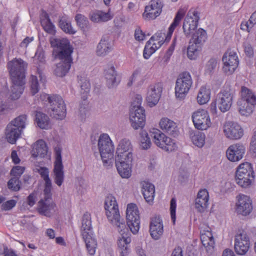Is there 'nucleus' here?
Wrapping results in <instances>:
<instances>
[{
	"instance_id": "f257e3e1",
	"label": "nucleus",
	"mask_w": 256,
	"mask_h": 256,
	"mask_svg": "<svg viewBox=\"0 0 256 256\" xmlns=\"http://www.w3.org/2000/svg\"><path fill=\"white\" fill-rule=\"evenodd\" d=\"M50 43L52 46L56 48L53 54L60 60L54 68V74L58 76L62 77L68 72L70 68L71 55L74 48L66 38L59 39L52 36L50 38Z\"/></svg>"
},
{
	"instance_id": "f03ea898",
	"label": "nucleus",
	"mask_w": 256,
	"mask_h": 256,
	"mask_svg": "<svg viewBox=\"0 0 256 256\" xmlns=\"http://www.w3.org/2000/svg\"><path fill=\"white\" fill-rule=\"evenodd\" d=\"M134 160V148L131 142L126 138L120 140L116 149L115 164L122 178L128 179L131 177Z\"/></svg>"
},
{
	"instance_id": "7ed1b4c3",
	"label": "nucleus",
	"mask_w": 256,
	"mask_h": 256,
	"mask_svg": "<svg viewBox=\"0 0 256 256\" xmlns=\"http://www.w3.org/2000/svg\"><path fill=\"white\" fill-rule=\"evenodd\" d=\"M98 146L103 166L110 168L114 163V145L108 134L104 133L100 136Z\"/></svg>"
},
{
	"instance_id": "20e7f679",
	"label": "nucleus",
	"mask_w": 256,
	"mask_h": 256,
	"mask_svg": "<svg viewBox=\"0 0 256 256\" xmlns=\"http://www.w3.org/2000/svg\"><path fill=\"white\" fill-rule=\"evenodd\" d=\"M236 184L240 187L248 188L252 187L254 182V174L252 164L244 162L238 166L236 172Z\"/></svg>"
},
{
	"instance_id": "39448f33",
	"label": "nucleus",
	"mask_w": 256,
	"mask_h": 256,
	"mask_svg": "<svg viewBox=\"0 0 256 256\" xmlns=\"http://www.w3.org/2000/svg\"><path fill=\"white\" fill-rule=\"evenodd\" d=\"M199 19L198 13L196 10L192 8L189 10L182 25L183 32L186 38L196 36L198 32L200 30L204 32V38H206V31L202 28H198Z\"/></svg>"
},
{
	"instance_id": "423d86ee",
	"label": "nucleus",
	"mask_w": 256,
	"mask_h": 256,
	"mask_svg": "<svg viewBox=\"0 0 256 256\" xmlns=\"http://www.w3.org/2000/svg\"><path fill=\"white\" fill-rule=\"evenodd\" d=\"M149 132L152 138L154 144L162 150L170 152L177 150L178 146L175 140L159 129L150 128Z\"/></svg>"
},
{
	"instance_id": "0eeeda50",
	"label": "nucleus",
	"mask_w": 256,
	"mask_h": 256,
	"mask_svg": "<svg viewBox=\"0 0 256 256\" xmlns=\"http://www.w3.org/2000/svg\"><path fill=\"white\" fill-rule=\"evenodd\" d=\"M193 84L192 77L190 72H184L178 76L174 86L176 98L179 100L184 99L188 94Z\"/></svg>"
},
{
	"instance_id": "6e6552de",
	"label": "nucleus",
	"mask_w": 256,
	"mask_h": 256,
	"mask_svg": "<svg viewBox=\"0 0 256 256\" xmlns=\"http://www.w3.org/2000/svg\"><path fill=\"white\" fill-rule=\"evenodd\" d=\"M234 95L230 90H224L217 95L214 101L210 104V110L212 114L217 113V108L222 112L228 111L233 102Z\"/></svg>"
},
{
	"instance_id": "1a4fd4ad",
	"label": "nucleus",
	"mask_w": 256,
	"mask_h": 256,
	"mask_svg": "<svg viewBox=\"0 0 256 256\" xmlns=\"http://www.w3.org/2000/svg\"><path fill=\"white\" fill-rule=\"evenodd\" d=\"M126 224L133 234L138 233L140 228V214L137 205L134 203L127 204L126 212Z\"/></svg>"
},
{
	"instance_id": "9d476101",
	"label": "nucleus",
	"mask_w": 256,
	"mask_h": 256,
	"mask_svg": "<svg viewBox=\"0 0 256 256\" xmlns=\"http://www.w3.org/2000/svg\"><path fill=\"white\" fill-rule=\"evenodd\" d=\"M37 210L40 214L47 217H50L56 213L57 206L52 198L51 190H44V198L38 202Z\"/></svg>"
},
{
	"instance_id": "9b49d317",
	"label": "nucleus",
	"mask_w": 256,
	"mask_h": 256,
	"mask_svg": "<svg viewBox=\"0 0 256 256\" xmlns=\"http://www.w3.org/2000/svg\"><path fill=\"white\" fill-rule=\"evenodd\" d=\"M54 161L52 170V177L55 184L60 186L64 180V166L62 162V148L57 146L54 148Z\"/></svg>"
},
{
	"instance_id": "f8f14e48",
	"label": "nucleus",
	"mask_w": 256,
	"mask_h": 256,
	"mask_svg": "<svg viewBox=\"0 0 256 256\" xmlns=\"http://www.w3.org/2000/svg\"><path fill=\"white\" fill-rule=\"evenodd\" d=\"M204 34L200 30L196 36L190 38L187 48V56L190 60H195L198 57L202 44L206 38H204Z\"/></svg>"
},
{
	"instance_id": "ddd939ff",
	"label": "nucleus",
	"mask_w": 256,
	"mask_h": 256,
	"mask_svg": "<svg viewBox=\"0 0 256 256\" xmlns=\"http://www.w3.org/2000/svg\"><path fill=\"white\" fill-rule=\"evenodd\" d=\"M194 127L201 130H208L212 126V122L208 112L204 109H198L192 115Z\"/></svg>"
},
{
	"instance_id": "4468645a",
	"label": "nucleus",
	"mask_w": 256,
	"mask_h": 256,
	"mask_svg": "<svg viewBox=\"0 0 256 256\" xmlns=\"http://www.w3.org/2000/svg\"><path fill=\"white\" fill-rule=\"evenodd\" d=\"M27 64L21 58H14L8 64V68L12 80H25Z\"/></svg>"
},
{
	"instance_id": "2eb2a0df",
	"label": "nucleus",
	"mask_w": 256,
	"mask_h": 256,
	"mask_svg": "<svg viewBox=\"0 0 256 256\" xmlns=\"http://www.w3.org/2000/svg\"><path fill=\"white\" fill-rule=\"evenodd\" d=\"M163 90V84L162 82H156L150 84L146 88V101L147 105L152 108L158 102Z\"/></svg>"
},
{
	"instance_id": "dca6fc26",
	"label": "nucleus",
	"mask_w": 256,
	"mask_h": 256,
	"mask_svg": "<svg viewBox=\"0 0 256 256\" xmlns=\"http://www.w3.org/2000/svg\"><path fill=\"white\" fill-rule=\"evenodd\" d=\"M130 126L134 130L142 128L145 125L146 114L144 108L140 106H134L130 114Z\"/></svg>"
},
{
	"instance_id": "f3484780",
	"label": "nucleus",
	"mask_w": 256,
	"mask_h": 256,
	"mask_svg": "<svg viewBox=\"0 0 256 256\" xmlns=\"http://www.w3.org/2000/svg\"><path fill=\"white\" fill-rule=\"evenodd\" d=\"M163 4L160 0H151L145 6L142 17L146 21L155 20L162 12Z\"/></svg>"
},
{
	"instance_id": "a211bd4d",
	"label": "nucleus",
	"mask_w": 256,
	"mask_h": 256,
	"mask_svg": "<svg viewBox=\"0 0 256 256\" xmlns=\"http://www.w3.org/2000/svg\"><path fill=\"white\" fill-rule=\"evenodd\" d=\"M223 132L225 136L232 140L240 139L244 135V130L238 122L228 121L222 126Z\"/></svg>"
},
{
	"instance_id": "6ab92c4d",
	"label": "nucleus",
	"mask_w": 256,
	"mask_h": 256,
	"mask_svg": "<svg viewBox=\"0 0 256 256\" xmlns=\"http://www.w3.org/2000/svg\"><path fill=\"white\" fill-rule=\"evenodd\" d=\"M132 239L128 230L118 232L116 244L119 256H129Z\"/></svg>"
},
{
	"instance_id": "aec40b11",
	"label": "nucleus",
	"mask_w": 256,
	"mask_h": 256,
	"mask_svg": "<svg viewBox=\"0 0 256 256\" xmlns=\"http://www.w3.org/2000/svg\"><path fill=\"white\" fill-rule=\"evenodd\" d=\"M210 204V195L206 188L200 190L194 202V208L197 212L204 214L206 212Z\"/></svg>"
},
{
	"instance_id": "412c9836",
	"label": "nucleus",
	"mask_w": 256,
	"mask_h": 256,
	"mask_svg": "<svg viewBox=\"0 0 256 256\" xmlns=\"http://www.w3.org/2000/svg\"><path fill=\"white\" fill-rule=\"evenodd\" d=\"M48 112L52 116L57 120H62L66 116V106L60 96H56L51 101Z\"/></svg>"
},
{
	"instance_id": "4be33fe9",
	"label": "nucleus",
	"mask_w": 256,
	"mask_h": 256,
	"mask_svg": "<svg viewBox=\"0 0 256 256\" xmlns=\"http://www.w3.org/2000/svg\"><path fill=\"white\" fill-rule=\"evenodd\" d=\"M250 247L249 238L246 232L239 231L235 236L234 248L236 252L239 255H244Z\"/></svg>"
},
{
	"instance_id": "5701e85b",
	"label": "nucleus",
	"mask_w": 256,
	"mask_h": 256,
	"mask_svg": "<svg viewBox=\"0 0 256 256\" xmlns=\"http://www.w3.org/2000/svg\"><path fill=\"white\" fill-rule=\"evenodd\" d=\"M222 70L227 74H232L238 65V57L236 53L228 51L224 55L222 59Z\"/></svg>"
},
{
	"instance_id": "b1692460",
	"label": "nucleus",
	"mask_w": 256,
	"mask_h": 256,
	"mask_svg": "<svg viewBox=\"0 0 256 256\" xmlns=\"http://www.w3.org/2000/svg\"><path fill=\"white\" fill-rule=\"evenodd\" d=\"M236 210L238 214L248 216L252 210V200L250 196L239 194L236 197Z\"/></svg>"
},
{
	"instance_id": "393cba45",
	"label": "nucleus",
	"mask_w": 256,
	"mask_h": 256,
	"mask_svg": "<svg viewBox=\"0 0 256 256\" xmlns=\"http://www.w3.org/2000/svg\"><path fill=\"white\" fill-rule=\"evenodd\" d=\"M106 214L108 220L116 227L118 232L128 230L120 217L118 208L106 210Z\"/></svg>"
},
{
	"instance_id": "a878e982",
	"label": "nucleus",
	"mask_w": 256,
	"mask_h": 256,
	"mask_svg": "<svg viewBox=\"0 0 256 256\" xmlns=\"http://www.w3.org/2000/svg\"><path fill=\"white\" fill-rule=\"evenodd\" d=\"M246 146L242 144L236 143L230 145L226 151L227 158L232 162L241 160L246 152Z\"/></svg>"
},
{
	"instance_id": "bb28decb",
	"label": "nucleus",
	"mask_w": 256,
	"mask_h": 256,
	"mask_svg": "<svg viewBox=\"0 0 256 256\" xmlns=\"http://www.w3.org/2000/svg\"><path fill=\"white\" fill-rule=\"evenodd\" d=\"M164 224L160 216H155L150 220V233L152 238L155 240H159L164 234Z\"/></svg>"
},
{
	"instance_id": "cd10ccee",
	"label": "nucleus",
	"mask_w": 256,
	"mask_h": 256,
	"mask_svg": "<svg viewBox=\"0 0 256 256\" xmlns=\"http://www.w3.org/2000/svg\"><path fill=\"white\" fill-rule=\"evenodd\" d=\"M200 238L202 245L206 248V250L212 253L214 246V240L210 227L206 226L201 228Z\"/></svg>"
},
{
	"instance_id": "c85d7f7f",
	"label": "nucleus",
	"mask_w": 256,
	"mask_h": 256,
	"mask_svg": "<svg viewBox=\"0 0 256 256\" xmlns=\"http://www.w3.org/2000/svg\"><path fill=\"white\" fill-rule=\"evenodd\" d=\"M114 47L111 38L108 36H103L98 43L96 52L98 56H104L110 52Z\"/></svg>"
},
{
	"instance_id": "c756f323",
	"label": "nucleus",
	"mask_w": 256,
	"mask_h": 256,
	"mask_svg": "<svg viewBox=\"0 0 256 256\" xmlns=\"http://www.w3.org/2000/svg\"><path fill=\"white\" fill-rule=\"evenodd\" d=\"M142 194L146 202L150 205H152L155 197L154 186L147 181H142L140 182Z\"/></svg>"
},
{
	"instance_id": "7c9ffc66",
	"label": "nucleus",
	"mask_w": 256,
	"mask_h": 256,
	"mask_svg": "<svg viewBox=\"0 0 256 256\" xmlns=\"http://www.w3.org/2000/svg\"><path fill=\"white\" fill-rule=\"evenodd\" d=\"M12 86L10 90L9 98L12 100H18L22 94L24 85L25 80H12Z\"/></svg>"
},
{
	"instance_id": "2f4dec72",
	"label": "nucleus",
	"mask_w": 256,
	"mask_h": 256,
	"mask_svg": "<svg viewBox=\"0 0 256 256\" xmlns=\"http://www.w3.org/2000/svg\"><path fill=\"white\" fill-rule=\"evenodd\" d=\"M114 14L110 9L107 12L102 10H95L92 11L89 14L90 20L94 23L106 22L112 20Z\"/></svg>"
},
{
	"instance_id": "473e14b6",
	"label": "nucleus",
	"mask_w": 256,
	"mask_h": 256,
	"mask_svg": "<svg viewBox=\"0 0 256 256\" xmlns=\"http://www.w3.org/2000/svg\"><path fill=\"white\" fill-rule=\"evenodd\" d=\"M48 153V146L45 142L42 140H37L32 146L30 154L32 157L44 158Z\"/></svg>"
},
{
	"instance_id": "72a5a7b5",
	"label": "nucleus",
	"mask_w": 256,
	"mask_h": 256,
	"mask_svg": "<svg viewBox=\"0 0 256 256\" xmlns=\"http://www.w3.org/2000/svg\"><path fill=\"white\" fill-rule=\"evenodd\" d=\"M160 128L164 132L170 134H175L178 129L176 124L167 117L162 118L158 122Z\"/></svg>"
},
{
	"instance_id": "f704fd0d",
	"label": "nucleus",
	"mask_w": 256,
	"mask_h": 256,
	"mask_svg": "<svg viewBox=\"0 0 256 256\" xmlns=\"http://www.w3.org/2000/svg\"><path fill=\"white\" fill-rule=\"evenodd\" d=\"M104 76L107 84L110 88H113L117 86L120 82L116 72L112 64H108L106 67Z\"/></svg>"
},
{
	"instance_id": "c9c22d12",
	"label": "nucleus",
	"mask_w": 256,
	"mask_h": 256,
	"mask_svg": "<svg viewBox=\"0 0 256 256\" xmlns=\"http://www.w3.org/2000/svg\"><path fill=\"white\" fill-rule=\"evenodd\" d=\"M187 10V8L185 7L180 8L177 12L172 22L168 28V32L166 37V40L170 41V40L174 31L176 28L180 24L181 20L184 18Z\"/></svg>"
},
{
	"instance_id": "e433bc0d",
	"label": "nucleus",
	"mask_w": 256,
	"mask_h": 256,
	"mask_svg": "<svg viewBox=\"0 0 256 256\" xmlns=\"http://www.w3.org/2000/svg\"><path fill=\"white\" fill-rule=\"evenodd\" d=\"M80 230L82 236L94 234L92 226L91 216L88 212L84 213L82 216Z\"/></svg>"
},
{
	"instance_id": "4c0bfd02",
	"label": "nucleus",
	"mask_w": 256,
	"mask_h": 256,
	"mask_svg": "<svg viewBox=\"0 0 256 256\" xmlns=\"http://www.w3.org/2000/svg\"><path fill=\"white\" fill-rule=\"evenodd\" d=\"M211 97V90L208 86H202L198 91L196 101L200 105L207 104Z\"/></svg>"
},
{
	"instance_id": "58836bf2",
	"label": "nucleus",
	"mask_w": 256,
	"mask_h": 256,
	"mask_svg": "<svg viewBox=\"0 0 256 256\" xmlns=\"http://www.w3.org/2000/svg\"><path fill=\"white\" fill-rule=\"evenodd\" d=\"M35 122L41 129L48 130L52 127V123L49 117L45 114L40 112L36 114Z\"/></svg>"
},
{
	"instance_id": "ea45409f",
	"label": "nucleus",
	"mask_w": 256,
	"mask_h": 256,
	"mask_svg": "<svg viewBox=\"0 0 256 256\" xmlns=\"http://www.w3.org/2000/svg\"><path fill=\"white\" fill-rule=\"evenodd\" d=\"M22 134L20 130L14 128L10 124L7 126L6 130V138L11 144H14Z\"/></svg>"
},
{
	"instance_id": "a19ab883",
	"label": "nucleus",
	"mask_w": 256,
	"mask_h": 256,
	"mask_svg": "<svg viewBox=\"0 0 256 256\" xmlns=\"http://www.w3.org/2000/svg\"><path fill=\"white\" fill-rule=\"evenodd\" d=\"M238 108L240 115L245 116H250L253 112L256 104L244 101H238L237 102Z\"/></svg>"
},
{
	"instance_id": "79ce46f5",
	"label": "nucleus",
	"mask_w": 256,
	"mask_h": 256,
	"mask_svg": "<svg viewBox=\"0 0 256 256\" xmlns=\"http://www.w3.org/2000/svg\"><path fill=\"white\" fill-rule=\"evenodd\" d=\"M41 24L44 30L48 33L54 35L56 32L54 25L50 22L48 14L43 12L41 15Z\"/></svg>"
},
{
	"instance_id": "37998d69",
	"label": "nucleus",
	"mask_w": 256,
	"mask_h": 256,
	"mask_svg": "<svg viewBox=\"0 0 256 256\" xmlns=\"http://www.w3.org/2000/svg\"><path fill=\"white\" fill-rule=\"evenodd\" d=\"M190 138L192 143L196 146L202 148L205 144L206 135L200 132H192Z\"/></svg>"
},
{
	"instance_id": "c03bdc74",
	"label": "nucleus",
	"mask_w": 256,
	"mask_h": 256,
	"mask_svg": "<svg viewBox=\"0 0 256 256\" xmlns=\"http://www.w3.org/2000/svg\"><path fill=\"white\" fill-rule=\"evenodd\" d=\"M238 101L256 104V96L250 90L245 86H242L240 90V98Z\"/></svg>"
},
{
	"instance_id": "a18cd8bd",
	"label": "nucleus",
	"mask_w": 256,
	"mask_h": 256,
	"mask_svg": "<svg viewBox=\"0 0 256 256\" xmlns=\"http://www.w3.org/2000/svg\"><path fill=\"white\" fill-rule=\"evenodd\" d=\"M28 122V118L26 115H20L11 121L9 124L14 128L22 132Z\"/></svg>"
},
{
	"instance_id": "49530a36",
	"label": "nucleus",
	"mask_w": 256,
	"mask_h": 256,
	"mask_svg": "<svg viewBox=\"0 0 256 256\" xmlns=\"http://www.w3.org/2000/svg\"><path fill=\"white\" fill-rule=\"evenodd\" d=\"M37 170L45 182L44 190L48 192L52 190V182L49 178L48 169L46 167H40Z\"/></svg>"
},
{
	"instance_id": "de8ad7c7",
	"label": "nucleus",
	"mask_w": 256,
	"mask_h": 256,
	"mask_svg": "<svg viewBox=\"0 0 256 256\" xmlns=\"http://www.w3.org/2000/svg\"><path fill=\"white\" fill-rule=\"evenodd\" d=\"M139 144L142 150H148L150 148L152 142L148 132L142 130L140 133Z\"/></svg>"
},
{
	"instance_id": "09e8293b",
	"label": "nucleus",
	"mask_w": 256,
	"mask_h": 256,
	"mask_svg": "<svg viewBox=\"0 0 256 256\" xmlns=\"http://www.w3.org/2000/svg\"><path fill=\"white\" fill-rule=\"evenodd\" d=\"M59 25L60 28L66 34H74L76 32V30L72 28L70 20L67 18H62L59 21Z\"/></svg>"
},
{
	"instance_id": "8fccbe9b",
	"label": "nucleus",
	"mask_w": 256,
	"mask_h": 256,
	"mask_svg": "<svg viewBox=\"0 0 256 256\" xmlns=\"http://www.w3.org/2000/svg\"><path fill=\"white\" fill-rule=\"evenodd\" d=\"M88 252L90 255H94L96 252V242L94 237V234L90 236H83Z\"/></svg>"
},
{
	"instance_id": "3c124183",
	"label": "nucleus",
	"mask_w": 256,
	"mask_h": 256,
	"mask_svg": "<svg viewBox=\"0 0 256 256\" xmlns=\"http://www.w3.org/2000/svg\"><path fill=\"white\" fill-rule=\"evenodd\" d=\"M152 42V40H149L144 46L143 56L146 60L148 59L158 49Z\"/></svg>"
},
{
	"instance_id": "603ef678",
	"label": "nucleus",
	"mask_w": 256,
	"mask_h": 256,
	"mask_svg": "<svg viewBox=\"0 0 256 256\" xmlns=\"http://www.w3.org/2000/svg\"><path fill=\"white\" fill-rule=\"evenodd\" d=\"M152 42V40H149L144 46L143 56L146 60L148 59L158 49Z\"/></svg>"
},
{
	"instance_id": "864d4df0",
	"label": "nucleus",
	"mask_w": 256,
	"mask_h": 256,
	"mask_svg": "<svg viewBox=\"0 0 256 256\" xmlns=\"http://www.w3.org/2000/svg\"><path fill=\"white\" fill-rule=\"evenodd\" d=\"M30 90L32 95H34L40 90V84L38 77L34 75H32L28 82Z\"/></svg>"
},
{
	"instance_id": "5fc2aeb1",
	"label": "nucleus",
	"mask_w": 256,
	"mask_h": 256,
	"mask_svg": "<svg viewBox=\"0 0 256 256\" xmlns=\"http://www.w3.org/2000/svg\"><path fill=\"white\" fill-rule=\"evenodd\" d=\"M256 24V11L250 16L248 21L242 22L240 25L242 30L250 32V30Z\"/></svg>"
},
{
	"instance_id": "6e6d98bb",
	"label": "nucleus",
	"mask_w": 256,
	"mask_h": 256,
	"mask_svg": "<svg viewBox=\"0 0 256 256\" xmlns=\"http://www.w3.org/2000/svg\"><path fill=\"white\" fill-rule=\"evenodd\" d=\"M166 36L162 32H158L154 34L150 39L152 40V42L154 44L156 48H159L164 42H168L166 40Z\"/></svg>"
},
{
	"instance_id": "4d7b16f0",
	"label": "nucleus",
	"mask_w": 256,
	"mask_h": 256,
	"mask_svg": "<svg viewBox=\"0 0 256 256\" xmlns=\"http://www.w3.org/2000/svg\"><path fill=\"white\" fill-rule=\"evenodd\" d=\"M118 208L116 198L112 194L108 195L105 200L104 209L107 210Z\"/></svg>"
},
{
	"instance_id": "13d9d810",
	"label": "nucleus",
	"mask_w": 256,
	"mask_h": 256,
	"mask_svg": "<svg viewBox=\"0 0 256 256\" xmlns=\"http://www.w3.org/2000/svg\"><path fill=\"white\" fill-rule=\"evenodd\" d=\"M34 60L36 64H40L44 62V52L41 46V42L38 46V50L36 52L35 56L34 58Z\"/></svg>"
},
{
	"instance_id": "bf43d9fd",
	"label": "nucleus",
	"mask_w": 256,
	"mask_h": 256,
	"mask_svg": "<svg viewBox=\"0 0 256 256\" xmlns=\"http://www.w3.org/2000/svg\"><path fill=\"white\" fill-rule=\"evenodd\" d=\"M78 83L80 87L82 93L86 94L90 92V84L85 77L80 76L78 80Z\"/></svg>"
},
{
	"instance_id": "052dcab7",
	"label": "nucleus",
	"mask_w": 256,
	"mask_h": 256,
	"mask_svg": "<svg viewBox=\"0 0 256 256\" xmlns=\"http://www.w3.org/2000/svg\"><path fill=\"white\" fill-rule=\"evenodd\" d=\"M8 187L11 190L18 191L20 189V181L16 178H11L8 182Z\"/></svg>"
},
{
	"instance_id": "680f3d73",
	"label": "nucleus",
	"mask_w": 256,
	"mask_h": 256,
	"mask_svg": "<svg viewBox=\"0 0 256 256\" xmlns=\"http://www.w3.org/2000/svg\"><path fill=\"white\" fill-rule=\"evenodd\" d=\"M75 20L78 26L82 28L86 26L88 23L87 18L81 14H77L75 16Z\"/></svg>"
},
{
	"instance_id": "e2e57ef3",
	"label": "nucleus",
	"mask_w": 256,
	"mask_h": 256,
	"mask_svg": "<svg viewBox=\"0 0 256 256\" xmlns=\"http://www.w3.org/2000/svg\"><path fill=\"white\" fill-rule=\"evenodd\" d=\"M25 168L22 166H14L10 170V175L19 179V178L24 172Z\"/></svg>"
},
{
	"instance_id": "0e129e2a",
	"label": "nucleus",
	"mask_w": 256,
	"mask_h": 256,
	"mask_svg": "<svg viewBox=\"0 0 256 256\" xmlns=\"http://www.w3.org/2000/svg\"><path fill=\"white\" fill-rule=\"evenodd\" d=\"M140 78V72L138 70H135L132 76L128 78L127 85L128 86H131L133 85L134 83H135L137 80H138Z\"/></svg>"
},
{
	"instance_id": "69168bd1",
	"label": "nucleus",
	"mask_w": 256,
	"mask_h": 256,
	"mask_svg": "<svg viewBox=\"0 0 256 256\" xmlns=\"http://www.w3.org/2000/svg\"><path fill=\"white\" fill-rule=\"evenodd\" d=\"M134 38L136 40L142 42L146 38V34L140 28H137L134 30Z\"/></svg>"
},
{
	"instance_id": "338daca9",
	"label": "nucleus",
	"mask_w": 256,
	"mask_h": 256,
	"mask_svg": "<svg viewBox=\"0 0 256 256\" xmlns=\"http://www.w3.org/2000/svg\"><path fill=\"white\" fill-rule=\"evenodd\" d=\"M217 62L215 59H210L206 64L205 70L206 72L211 73L216 67Z\"/></svg>"
},
{
	"instance_id": "774afa93",
	"label": "nucleus",
	"mask_w": 256,
	"mask_h": 256,
	"mask_svg": "<svg viewBox=\"0 0 256 256\" xmlns=\"http://www.w3.org/2000/svg\"><path fill=\"white\" fill-rule=\"evenodd\" d=\"M250 151L252 156L256 158V132H254L252 138Z\"/></svg>"
}]
</instances>
